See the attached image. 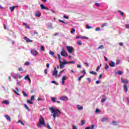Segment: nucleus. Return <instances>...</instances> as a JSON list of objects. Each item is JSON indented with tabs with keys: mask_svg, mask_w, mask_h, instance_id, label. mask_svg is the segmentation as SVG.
I'll list each match as a JSON object with an SVG mask.
<instances>
[{
	"mask_svg": "<svg viewBox=\"0 0 129 129\" xmlns=\"http://www.w3.org/2000/svg\"><path fill=\"white\" fill-rule=\"evenodd\" d=\"M24 40H25V41H26V42H27V43H32V42H33V40L29 39L27 37H24Z\"/></svg>",
	"mask_w": 129,
	"mask_h": 129,
	"instance_id": "12",
	"label": "nucleus"
},
{
	"mask_svg": "<svg viewBox=\"0 0 129 129\" xmlns=\"http://www.w3.org/2000/svg\"><path fill=\"white\" fill-rule=\"evenodd\" d=\"M24 79L25 80H28L29 83H31V79H30V77H29V76H26L25 77Z\"/></svg>",
	"mask_w": 129,
	"mask_h": 129,
	"instance_id": "16",
	"label": "nucleus"
},
{
	"mask_svg": "<svg viewBox=\"0 0 129 129\" xmlns=\"http://www.w3.org/2000/svg\"><path fill=\"white\" fill-rule=\"evenodd\" d=\"M24 106L25 108H26V109H27V110H30V108H29L28 105H27V104H24Z\"/></svg>",
	"mask_w": 129,
	"mask_h": 129,
	"instance_id": "23",
	"label": "nucleus"
},
{
	"mask_svg": "<svg viewBox=\"0 0 129 129\" xmlns=\"http://www.w3.org/2000/svg\"><path fill=\"white\" fill-rule=\"evenodd\" d=\"M47 128L52 129V128H51V126H50L49 125H47Z\"/></svg>",
	"mask_w": 129,
	"mask_h": 129,
	"instance_id": "62",
	"label": "nucleus"
},
{
	"mask_svg": "<svg viewBox=\"0 0 129 129\" xmlns=\"http://www.w3.org/2000/svg\"><path fill=\"white\" fill-rule=\"evenodd\" d=\"M90 74H93V75H96L97 74V73L94 72V71H91L89 72Z\"/></svg>",
	"mask_w": 129,
	"mask_h": 129,
	"instance_id": "21",
	"label": "nucleus"
},
{
	"mask_svg": "<svg viewBox=\"0 0 129 129\" xmlns=\"http://www.w3.org/2000/svg\"><path fill=\"white\" fill-rule=\"evenodd\" d=\"M77 44H79V46H80V45H82V42L80 40L77 41Z\"/></svg>",
	"mask_w": 129,
	"mask_h": 129,
	"instance_id": "35",
	"label": "nucleus"
},
{
	"mask_svg": "<svg viewBox=\"0 0 129 129\" xmlns=\"http://www.w3.org/2000/svg\"><path fill=\"white\" fill-rule=\"evenodd\" d=\"M67 62H68V64H69V63L74 64V63H75V61H67Z\"/></svg>",
	"mask_w": 129,
	"mask_h": 129,
	"instance_id": "44",
	"label": "nucleus"
},
{
	"mask_svg": "<svg viewBox=\"0 0 129 129\" xmlns=\"http://www.w3.org/2000/svg\"><path fill=\"white\" fill-rule=\"evenodd\" d=\"M121 82L122 83H123V84H127V83H128V80L121 78Z\"/></svg>",
	"mask_w": 129,
	"mask_h": 129,
	"instance_id": "8",
	"label": "nucleus"
},
{
	"mask_svg": "<svg viewBox=\"0 0 129 129\" xmlns=\"http://www.w3.org/2000/svg\"><path fill=\"white\" fill-rule=\"evenodd\" d=\"M107 26V23H105L102 25V28H104V27H106Z\"/></svg>",
	"mask_w": 129,
	"mask_h": 129,
	"instance_id": "34",
	"label": "nucleus"
},
{
	"mask_svg": "<svg viewBox=\"0 0 129 129\" xmlns=\"http://www.w3.org/2000/svg\"><path fill=\"white\" fill-rule=\"evenodd\" d=\"M36 17H41V13H40V12L37 13L36 14Z\"/></svg>",
	"mask_w": 129,
	"mask_h": 129,
	"instance_id": "37",
	"label": "nucleus"
},
{
	"mask_svg": "<svg viewBox=\"0 0 129 129\" xmlns=\"http://www.w3.org/2000/svg\"><path fill=\"white\" fill-rule=\"evenodd\" d=\"M49 54L50 55H51V56H53V55H54V54H55V53H54V52H53V51H50V52H49Z\"/></svg>",
	"mask_w": 129,
	"mask_h": 129,
	"instance_id": "41",
	"label": "nucleus"
},
{
	"mask_svg": "<svg viewBox=\"0 0 129 129\" xmlns=\"http://www.w3.org/2000/svg\"><path fill=\"white\" fill-rule=\"evenodd\" d=\"M5 117H6L7 120H9V121H11L12 119L11 118V117H10V116L6 115Z\"/></svg>",
	"mask_w": 129,
	"mask_h": 129,
	"instance_id": "18",
	"label": "nucleus"
},
{
	"mask_svg": "<svg viewBox=\"0 0 129 129\" xmlns=\"http://www.w3.org/2000/svg\"><path fill=\"white\" fill-rule=\"evenodd\" d=\"M84 77V75H82V76H80L78 78V81H80V80H81V78H82V77Z\"/></svg>",
	"mask_w": 129,
	"mask_h": 129,
	"instance_id": "40",
	"label": "nucleus"
},
{
	"mask_svg": "<svg viewBox=\"0 0 129 129\" xmlns=\"http://www.w3.org/2000/svg\"><path fill=\"white\" fill-rule=\"evenodd\" d=\"M49 110L51 111V113H53L52 115L54 119H56V117H57L61 114V112L57 109H54L53 107H49Z\"/></svg>",
	"mask_w": 129,
	"mask_h": 129,
	"instance_id": "1",
	"label": "nucleus"
},
{
	"mask_svg": "<svg viewBox=\"0 0 129 129\" xmlns=\"http://www.w3.org/2000/svg\"><path fill=\"white\" fill-rule=\"evenodd\" d=\"M2 103L4 104H6V105H9V104H10V102H9V101H8L7 100L3 101Z\"/></svg>",
	"mask_w": 129,
	"mask_h": 129,
	"instance_id": "19",
	"label": "nucleus"
},
{
	"mask_svg": "<svg viewBox=\"0 0 129 129\" xmlns=\"http://www.w3.org/2000/svg\"><path fill=\"white\" fill-rule=\"evenodd\" d=\"M31 53L33 56H37L38 55V51H37V50H31Z\"/></svg>",
	"mask_w": 129,
	"mask_h": 129,
	"instance_id": "7",
	"label": "nucleus"
},
{
	"mask_svg": "<svg viewBox=\"0 0 129 129\" xmlns=\"http://www.w3.org/2000/svg\"><path fill=\"white\" fill-rule=\"evenodd\" d=\"M116 64V65H118V64H120V59H117V62Z\"/></svg>",
	"mask_w": 129,
	"mask_h": 129,
	"instance_id": "39",
	"label": "nucleus"
},
{
	"mask_svg": "<svg viewBox=\"0 0 129 129\" xmlns=\"http://www.w3.org/2000/svg\"><path fill=\"white\" fill-rule=\"evenodd\" d=\"M99 111H100V110L98 109H96L95 110V112H96V113H98Z\"/></svg>",
	"mask_w": 129,
	"mask_h": 129,
	"instance_id": "52",
	"label": "nucleus"
},
{
	"mask_svg": "<svg viewBox=\"0 0 129 129\" xmlns=\"http://www.w3.org/2000/svg\"><path fill=\"white\" fill-rule=\"evenodd\" d=\"M57 74H58V71H57V68H54L53 71H52V76H55V78L57 77Z\"/></svg>",
	"mask_w": 129,
	"mask_h": 129,
	"instance_id": "6",
	"label": "nucleus"
},
{
	"mask_svg": "<svg viewBox=\"0 0 129 129\" xmlns=\"http://www.w3.org/2000/svg\"><path fill=\"white\" fill-rule=\"evenodd\" d=\"M18 70L19 72L23 71V68H19Z\"/></svg>",
	"mask_w": 129,
	"mask_h": 129,
	"instance_id": "53",
	"label": "nucleus"
},
{
	"mask_svg": "<svg viewBox=\"0 0 129 129\" xmlns=\"http://www.w3.org/2000/svg\"><path fill=\"white\" fill-rule=\"evenodd\" d=\"M107 119H108L107 118L103 117V118H102L101 121L102 122H104V121H106V120H107Z\"/></svg>",
	"mask_w": 129,
	"mask_h": 129,
	"instance_id": "20",
	"label": "nucleus"
},
{
	"mask_svg": "<svg viewBox=\"0 0 129 129\" xmlns=\"http://www.w3.org/2000/svg\"><path fill=\"white\" fill-rule=\"evenodd\" d=\"M18 123H21L22 125H25V123H24L23 122V121H22L21 120H19L18 122Z\"/></svg>",
	"mask_w": 129,
	"mask_h": 129,
	"instance_id": "26",
	"label": "nucleus"
},
{
	"mask_svg": "<svg viewBox=\"0 0 129 129\" xmlns=\"http://www.w3.org/2000/svg\"><path fill=\"white\" fill-rule=\"evenodd\" d=\"M42 125H43L44 126H47L46 122H45V119L43 118V116H40L39 118V124H37V126H38V127H41Z\"/></svg>",
	"mask_w": 129,
	"mask_h": 129,
	"instance_id": "2",
	"label": "nucleus"
},
{
	"mask_svg": "<svg viewBox=\"0 0 129 129\" xmlns=\"http://www.w3.org/2000/svg\"><path fill=\"white\" fill-rule=\"evenodd\" d=\"M27 103H29V104H33V102L31 101V100H27Z\"/></svg>",
	"mask_w": 129,
	"mask_h": 129,
	"instance_id": "33",
	"label": "nucleus"
},
{
	"mask_svg": "<svg viewBox=\"0 0 129 129\" xmlns=\"http://www.w3.org/2000/svg\"><path fill=\"white\" fill-rule=\"evenodd\" d=\"M57 56L58 57V59L59 60V62L60 63L59 66L60 68V69H63V68L65 67V65H66V64H68V62L67 61L63 62L61 61V56L60 55V54H58Z\"/></svg>",
	"mask_w": 129,
	"mask_h": 129,
	"instance_id": "3",
	"label": "nucleus"
},
{
	"mask_svg": "<svg viewBox=\"0 0 129 129\" xmlns=\"http://www.w3.org/2000/svg\"><path fill=\"white\" fill-rule=\"evenodd\" d=\"M103 48H104V46H103V45H101L99 46L97 49V50H99L100 49H103Z\"/></svg>",
	"mask_w": 129,
	"mask_h": 129,
	"instance_id": "25",
	"label": "nucleus"
},
{
	"mask_svg": "<svg viewBox=\"0 0 129 129\" xmlns=\"http://www.w3.org/2000/svg\"><path fill=\"white\" fill-rule=\"evenodd\" d=\"M109 65L110 67H114L115 66V63L113 61H111L109 63Z\"/></svg>",
	"mask_w": 129,
	"mask_h": 129,
	"instance_id": "15",
	"label": "nucleus"
},
{
	"mask_svg": "<svg viewBox=\"0 0 129 129\" xmlns=\"http://www.w3.org/2000/svg\"><path fill=\"white\" fill-rule=\"evenodd\" d=\"M76 38L77 39H86V40H88V37H86V36H78L76 37Z\"/></svg>",
	"mask_w": 129,
	"mask_h": 129,
	"instance_id": "11",
	"label": "nucleus"
},
{
	"mask_svg": "<svg viewBox=\"0 0 129 129\" xmlns=\"http://www.w3.org/2000/svg\"><path fill=\"white\" fill-rule=\"evenodd\" d=\"M67 50L68 53H69V54H71V53H72L73 52V47H71L70 46H67Z\"/></svg>",
	"mask_w": 129,
	"mask_h": 129,
	"instance_id": "5",
	"label": "nucleus"
},
{
	"mask_svg": "<svg viewBox=\"0 0 129 129\" xmlns=\"http://www.w3.org/2000/svg\"><path fill=\"white\" fill-rule=\"evenodd\" d=\"M31 101L34 100H35V96H32L31 98Z\"/></svg>",
	"mask_w": 129,
	"mask_h": 129,
	"instance_id": "48",
	"label": "nucleus"
},
{
	"mask_svg": "<svg viewBox=\"0 0 129 129\" xmlns=\"http://www.w3.org/2000/svg\"><path fill=\"white\" fill-rule=\"evenodd\" d=\"M95 5H96V7H99V6H100V5H99V3H95Z\"/></svg>",
	"mask_w": 129,
	"mask_h": 129,
	"instance_id": "60",
	"label": "nucleus"
},
{
	"mask_svg": "<svg viewBox=\"0 0 129 129\" xmlns=\"http://www.w3.org/2000/svg\"><path fill=\"white\" fill-rule=\"evenodd\" d=\"M15 9H16V7L13 6V7H10V10H11V12H14V10H15Z\"/></svg>",
	"mask_w": 129,
	"mask_h": 129,
	"instance_id": "22",
	"label": "nucleus"
},
{
	"mask_svg": "<svg viewBox=\"0 0 129 129\" xmlns=\"http://www.w3.org/2000/svg\"><path fill=\"white\" fill-rule=\"evenodd\" d=\"M100 30V27H97L95 29V31H99Z\"/></svg>",
	"mask_w": 129,
	"mask_h": 129,
	"instance_id": "51",
	"label": "nucleus"
},
{
	"mask_svg": "<svg viewBox=\"0 0 129 129\" xmlns=\"http://www.w3.org/2000/svg\"><path fill=\"white\" fill-rule=\"evenodd\" d=\"M81 122H82V125H84V124H85V121L84 120H82Z\"/></svg>",
	"mask_w": 129,
	"mask_h": 129,
	"instance_id": "42",
	"label": "nucleus"
},
{
	"mask_svg": "<svg viewBox=\"0 0 129 129\" xmlns=\"http://www.w3.org/2000/svg\"><path fill=\"white\" fill-rule=\"evenodd\" d=\"M79 106H80V105H78V106H77L78 109L79 110H82V109H83V106L79 107Z\"/></svg>",
	"mask_w": 129,
	"mask_h": 129,
	"instance_id": "24",
	"label": "nucleus"
},
{
	"mask_svg": "<svg viewBox=\"0 0 129 129\" xmlns=\"http://www.w3.org/2000/svg\"><path fill=\"white\" fill-rule=\"evenodd\" d=\"M119 46H123V43H122V42H121V43H119Z\"/></svg>",
	"mask_w": 129,
	"mask_h": 129,
	"instance_id": "61",
	"label": "nucleus"
},
{
	"mask_svg": "<svg viewBox=\"0 0 129 129\" xmlns=\"http://www.w3.org/2000/svg\"><path fill=\"white\" fill-rule=\"evenodd\" d=\"M125 28L126 29H129V24L125 25Z\"/></svg>",
	"mask_w": 129,
	"mask_h": 129,
	"instance_id": "56",
	"label": "nucleus"
},
{
	"mask_svg": "<svg viewBox=\"0 0 129 129\" xmlns=\"http://www.w3.org/2000/svg\"><path fill=\"white\" fill-rule=\"evenodd\" d=\"M118 12L119 13V14H120V15H121V16H123V13L121 12V11L119 10Z\"/></svg>",
	"mask_w": 129,
	"mask_h": 129,
	"instance_id": "36",
	"label": "nucleus"
},
{
	"mask_svg": "<svg viewBox=\"0 0 129 129\" xmlns=\"http://www.w3.org/2000/svg\"><path fill=\"white\" fill-rule=\"evenodd\" d=\"M124 86V89L125 90V92L126 93L128 91V89H127V86H126V85L124 84L123 85Z\"/></svg>",
	"mask_w": 129,
	"mask_h": 129,
	"instance_id": "17",
	"label": "nucleus"
},
{
	"mask_svg": "<svg viewBox=\"0 0 129 129\" xmlns=\"http://www.w3.org/2000/svg\"><path fill=\"white\" fill-rule=\"evenodd\" d=\"M75 29L73 28L72 29V30L71 31V34H73V33H75Z\"/></svg>",
	"mask_w": 129,
	"mask_h": 129,
	"instance_id": "45",
	"label": "nucleus"
},
{
	"mask_svg": "<svg viewBox=\"0 0 129 129\" xmlns=\"http://www.w3.org/2000/svg\"><path fill=\"white\" fill-rule=\"evenodd\" d=\"M40 8L41 10H46V11H49V8L46 7L45 6H44V4H41L40 5Z\"/></svg>",
	"mask_w": 129,
	"mask_h": 129,
	"instance_id": "10",
	"label": "nucleus"
},
{
	"mask_svg": "<svg viewBox=\"0 0 129 129\" xmlns=\"http://www.w3.org/2000/svg\"><path fill=\"white\" fill-rule=\"evenodd\" d=\"M51 83H53L54 84H55V85H58V83H57L55 81H52Z\"/></svg>",
	"mask_w": 129,
	"mask_h": 129,
	"instance_id": "43",
	"label": "nucleus"
},
{
	"mask_svg": "<svg viewBox=\"0 0 129 129\" xmlns=\"http://www.w3.org/2000/svg\"><path fill=\"white\" fill-rule=\"evenodd\" d=\"M40 49L41 50V51H44V46L43 45H41V47H40Z\"/></svg>",
	"mask_w": 129,
	"mask_h": 129,
	"instance_id": "47",
	"label": "nucleus"
},
{
	"mask_svg": "<svg viewBox=\"0 0 129 129\" xmlns=\"http://www.w3.org/2000/svg\"><path fill=\"white\" fill-rule=\"evenodd\" d=\"M31 64V63L29 61L26 62L24 64L26 66H29Z\"/></svg>",
	"mask_w": 129,
	"mask_h": 129,
	"instance_id": "28",
	"label": "nucleus"
},
{
	"mask_svg": "<svg viewBox=\"0 0 129 129\" xmlns=\"http://www.w3.org/2000/svg\"><path fill=\"white\" fill-rule=\"evenodd\" d=\"M86 27H87V29H92V27L89 26V25H87Z\"/></svg>",
	"mask_w": 129,
	"mask_h": 129,
	"instance_id": "49",
	"label": "nucleus"
},
{
	"mask_svg": "<svg viewBox=\"0 0 129 129\" xmlns=\"http://www.w3.org/2000/svg\"><path fill=\"white\" fill-rule=\"evenodd\" d=\"M77 67H78V68H81V65H80V64H78V65H77Z\"/></svg>",
	"mask_w": 129,
	"mask_h": 129,
	"instance_id": "63",
	"label": "nucleus"
},
{
	"mask_svg": "<svg viewBox=\"0 0 129 129\" xmlns=\"http://www.w3.org/2000/svg\"><path fill=\"white\" fill-rule=\"evenodd\" d=\"M58 22H59L60 23H63V24L67 25V23L64 22L63 20H61L59 19Z\"/></svg>",
	"mask_w": 129,
	"mask_h": 129,
	"instance_id": "31",
	"label": "nucleus"
},
{
	"mask_svg": "<svg viewBox=\"0 0 129 129\" xmlns=\"http://www.w3.org/2000/svg\"><path fill=\"white\" fill-rule=\"evenodd\" d=\"M61 84H62L63 85H65V81L61 80Z\"/></svg>",
	"mask_w": 129,
	"mask_h": 129,
	"instance_id": "58",
	"label": "nucleus"
},
{
	"mask_svg": "<svg viewBox=\"0 0 129 129\" xmlns=\"http://www.w3.org/2000/svg\"><path fill=\"white\" fill-rule=\"evenodd\" d=\"M95 126V124H92V128H91V129H94V127Z\"/></svg>",
	"mask_w": 129,
	"mask_h": 129,
	"instance_id": "59",
	"label": "nucleus"
},
{
	"mask_svg": "<svg viewBox=\"0 0 129 129\" xmlns=\"http://www.w3.org/2000/svg\"><path fill=\"white\" fill-rule=\"evenodd\" d=\"M80 73H83L84 76L86 74V72H85V70H84L83 71H81Z\"/></svg>",
	"mask_w": 129,
	"mask_h": 129,
	"instance_id": "30",
	"label": "nucleus"
},
{
	"mask_svg": "<svg viewBox=\"0 0 129 129\" xmlns=\"http://www.w3.org/2000/svg\"><path fill=\"white\" fill-rule=\"evenodd\" d=\"M60 54L63 57H68V53H67V52H66V51H65V49H64V48H62V51L60 52Z\"/></svg>",
	"mask_w": 129,
	"mask_h": 129,
	"instance_id": "4",
	"label": "nucleus"
},
{
	"mask_svg": "<svg viewBox=\"0 0 129 129\" xmlns=\"http://www.w3.org/2000/svg\"><path fill=\"white\" fill-rule=\"evenodd\" d=\"M109 66H108V64H107V63H106V67H105V69H108Z\"/></svg>",
	"mask_w": 129,
	"mask_h": 129,
	"instance_id": "50",
	"label": "nucleus"
},
{
	"mask_svg": "<svg viewBox=\"0 0 129 129\" xmlns=\"http://www.w3.org/2000/svg\"><path fill=\"white\" fill-rule=\"evenodd\" d=\"M48 70L47 69H45L44 70V73L45 74H47Z\"/></svg>",
	"mask_w": 129,
	"mask_h": 129,
	"instance_id": "55",
	"label": "nucleus"
},
{
	"mask_svg": "<svg viewBox=\"0 0 129 129\" xmlns=\"http://www.w3.org/2000/svg\"><path fill=\"white\" fill-rule=\"evenodd\" d=\"M106 99V96L105 95H103L102 96V98L101 100V102L103 103L105 102V100Z\"/></svg>",
	"mask_w": 129,
	"mask_h": 129,
	"instance_id": "14",
	"label": "nucleus"
},
{
	"mask_svg": "<svg viewBox=\"0 0 129 129\" xmlns=\"http://www.w3.org/2000/svg\"><path fill=\"white\" fill-rule=\"evenodd\" d=\"M85 129H91V127L88 126L85 128Z\"/></svg>",
	"mask_w": 129,
	"mask_h": 129,
	"instance_id": "64",
	"label": "nucleus"
},
{
	"mask_svg": "<svg viewBox=\"0 0 129 129\" xmlns=\"http://www.w3.org/2000/svg\"><path fill=\"white\" fill-rule=\"evenodd\" d=\"M100 69V67L99 66H98L97 67V69H96V71L97 72H98V71H99V70Z\"/></svg>",
	"mask_w": 129,
	"mask_h": 129,
	"instance_id": "38",
	"label": "nucleus"
},
{
	"mask_svg": "<svg viewBox=\"0 0 129 129\" xmlns=\"http://www.w3.org/2000/svg\"><path fill=\"white\" fill-rule=\"evenodd\" d=\"M57 98H55V97H52L51 98V100L52 101V102H56V99Z\"/></svg>",
	"mask_w": 129,
	"mask_h": 129,
	"instance_id": "29",
	"label": "nucleus"
},
{
	"mask_svg": "<svg viewBox=\"0 0 129 129\" xmlns=\"http://www.w3.org/2000/svg\"><path fill=\"white\" fill-rule=\"evenodd\" d=\"M60 100H69L68 97L66 96H62L59 98Z\"/></svg>",
	"mask_w": 129,
	"mask_h": 129,
	"instance_id": "13",
	"label": "nucleus"
},
{
	"mask_svg": "<svg viewBox=\"0 0 129 129\" xmlns=\"http://www.w3.org/2000/svg\"><path fill=\"white\" fill-rule=\"evenodd\" d=\"M123 74V72L121 71H117V72H115V75H122Z\"/></svg>",
	"mask_w": 129,
	"mask_h": 129,
	"instance_id": "9",
	"label": "nucleus"
},
{
	"mask_svg": "<svg viewBox=\"0 0 129 129\" xmlns=\"http://www.w3.org/2000/svg\"><path fill=\"white\" fill-rule=\"evenodd\" d=\"M73 129H78L77 127L74 125H73Z\"/></svg>",
	"mask_w": 129,
	"mask_h": 129,
	"instance_id": "54",
	"label": "nucleus"
},
{
	"mask_svg": "<svg viewBox=\"0 0 129 129\" xmlns=\"http://www.w3.org/2000/svg\"><path fill=\"white\" fill-rule=\"evenodd\" d=\"M113 124H114L115 125L116 124L117 122L116 121H114L112 122Z\"/></svg>",
	"mask_w": 129,
	"mask_h": 129,
	"instance_id": "57",
	"label": "nucleus"
},
{
	"mask_svg": "<svg viewBox=\"0 0 129 129\" xmlns=\"http://www.w3.org/2000/svg\"><path fill=\"white\" fill-rule=\"evenodd\" d=\"M66 79H67V77H66V76H63L62 78V81H64V80H66Z\"/></svg>",
	"mask_w": 129,
	"mask_h": 129,
	"instance_id": "27",
	"label": "nucleus"
},
{
	"mask_svg": "<svg viewBox=\"0 0 129 129\" xmlns=\"http://www.w3.org/2000/svg\"><path fill=\"white\" fill-rule=\"evenodd\" d=\"M23 96L27 97L28 96V94L26 93V92L23 91Z\"/></svg>",
	"mask_w": 129,
	"mask_h": 129,
	"instance_id": "32",
	"label": "nucleus"
},
{
	"mask_svg": "<svg viewBox=\"0 0 129 129\" xmlns=\"http://www.w3.org/2000/svg\"><path fill=\"white\" fill-rule=\"evenodd\" d=\"M63 18L66 19V20H69V17L65 15H63Z\"/></svg>",
	"mask_w": 129,
	"mask_h": 129,
	"instance_id": "46",
	"label": "nucleus"
}]
</instances>
